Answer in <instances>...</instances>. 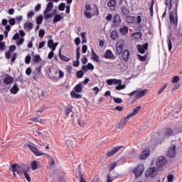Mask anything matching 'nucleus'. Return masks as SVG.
Wrapping results in <instances>:
<instances>
[{
  "label": "nucleus",
  "mask_w": 182,
  "mask_h": 182,
  "mask_svg": "<svg viewBox=\"0 0 182 182\" xmlns=\"http://www.w3.org/2000/svg\"><path fill=\"white\" fill-rule=\"evenodd\" d=\"M10 170L13 173L14 177H16V174H18V176H20L21 177L25 171V168L18 164H11Z\"/></svg>",
  "instance_id": "f257e3e1"
},
{
  "label": "nucleus",
  "mask_w": 182,
  "mask_h": 182,
  "mask_svg": "<svg viewBox=\"0 0 182 182\" xmlns=\"http://www.w3.org/2000/svg\"><path fill=\"white\" fill-rule=\"evenodd\" d=\"M25 147L26 149H29L32 153H33L34 155L39 156H48V154L41 152V151L38 150L36 147H35V144L32 142H28L25 144Z\"/></svg>",
  "instance_id": "f03ea898"
},
{
  "label": "nucleus",
  "mask_w": 182,
  "mask_h": 182,
  "mask_svg": "<svg viewBox=\"0 0 182 182\" xmlns=\"http://www.w3.org/2000/svg\"><path fill=\"white\" fill-rule=\"evenodd\" d=\"M147 92H149L148 90H143L141 91L139 90H134L133 92H132L129 94H127L128 96H134L135 95V97L136 99H141V97H144L145 95H147Z\"/></svg>",
  "instance_id": "7ed1b4c3"
},
{
  "label": "nucleus",
  "mask_w": 182,
  "mask_h": 182,
  "mask_svg": "<svg viewBox=\"0 0 182 182\" xmlns=\"http://www.w3.org/2000/svg\"><path fill=\"white\" fill-rule=\"evenodd\" d=\"M144 171V165L143 164H139L134 170L133 173L135 175V177L136 178H139L140 176L143 174V172Z\"/></svg>",
  "instance_id": "20e7f679"
},
{
  "label": "nucleus",
  "mask_w": 182,
  "mask_h": 182,
  "mask_svg": "<svg viewBox=\"0 0 182 182\" xmlns=\"http://www.w3.org/2000/svg\"><path fill=\"white\" fill-rule=\"evenodd\" d=\"M123 146H117L115 147H113L112 149H109L107 151L106 156L107 157H112V156H114L116 153L119 152V150H121L123 149Z\"/></svg>",
  "instance_id": "39448f33"
},
{
  "label": "nucleus",
  "mask_w": 182,
  "mask_h": 182,
  "mask_svg": "<svg viewBox=\"0 0 182 182\" xmlns=\"http://www.w3.org/2000/svg\"><path fill=\"white\" fill-rule=\"evenodd\" d=\"M124 45H126V41L124 40H118L117 43V52L119 55H122V53L123 52V48H124Z\"/></svg>",
  "instance_id": "423d86ee"
},
{
  "label": "nucleus",
  "mask_w": 182,
  "mask_h": 182,
  "mask_svg": "<svg viewBox=\"0 0 182 182\" xmlns=\"http://www.w3.org/2000/svg\"><path fill=\"white\" fill-rule=\"evenodd\" d=\"M176 145L175 144H171V146L169 147L168 152L166 154V156L169 157V159H174L176 157Z\"/></svg>",
  "instance_id": "0eeeda50"
},
{
  "label": "nucleus",
  "mask_w": 182,
  "mask_h": 182,
  "mask_svg": "<svg viewBox=\"0 0 182 182\" xmlns=\"http://www.w3.org/2000/svg\"><path fill=\"white\" fill-rule=\"evenodd\" d=\"M167 163V159L164 156H159L156 161V167L158 168H161L164 164Z\"/></svg>",
  "instance_id": "6e6552de"
},
{
  "label": "nucleus",
  "mask_w": 182,
  "mask_h": 182,
  "mask_svg": "<svg viewBox=\"0 0 182 182\" xmlns=\"http://www.w3.org/2000/svg\"><path fill=\"white\" fill-rule=\"evenodd\" d=\"M149 49V43H145L144 45H138L137 46V50L139 53H141V55L146 53V50Z\"/></svg>",
  "instance_id": "1a4fd4ad"
},
{
  "label": "nucleus",
  "mask_w": 182,
  "mask_h": 182,
  "mask_svg": "<svg viewBox=\"0 0 182 182\" xmlns=\"http://www.w3.org/2000/svg\"><path fill=\"white\" fill-rule=\"evenodd\" d=\"M156 171H157V168L156 167H151L147 169L145 173L146 177H154L156 176Z\"/></svg>",
  "instance_id": "9d476101"
},
{
  "label": "nucleus",
  "mask_w": 182,
  "mask_h": 182,
  "mask_svg": "<svg viewBox=\"0 0 182 182\" xmlns=\"http://www.w3.org/2000/svg\"><path fill=\"white\" fill-rule=\"evenodd\" d=\"M113 23L114 26L115 28H117V26H120V23H122V19L120 18V14H117L114 15V18H113Z\"/></svg>",
  "instance_id": "9b49d317"
},
{
  "label": "nucleus",
  "mask_w": 182,
  "mask_h": 182,
  "mask_svg": "<svg viewBox=\"0 0 182 182\" xmlns=\"http://www.w3.org/2000/svg\"><path fill=\"white\" fill-rule=\"evenodd\" d=\"M76 59L77 60L73 63V65L74 66V68H77V66H79L80 65L79 59H80V48L79 47L77 48Z\"/></svg>",
  "instance_id": "f8f14e48"
},
{
  "label": "nucleus",
  "mask_w": 182,
  "mask_h": 182,
  "mask_svg": "<svg viewBox=\"0 0 182 182\" xmlns=\"http://www.w3.org/2000/svg\"><path fill=\"white\" fill-rule=\"evenodd\" d=\"M91 59L94 60V62H97V63H101L102 61L100 60V58L99 56L96 54V52H95V50L92 49V55Z\"/></svg>",
  "instance_id": "ddd939ff"
},
{
  "label": "nucleus",
  "mask_w": 182,
  "mask_h": 182,
  "mask_svg": "<svg viewBox=\"0 0 182 182\" xmlns=\"http://www.w3.org/2000/svg\"><path fill=\"white\" fill-rule=\"evenodd\" d=\"M130 119V117L127 115L126 117L124 118L123 120H121L119 123V129H123L126 124H127V122H129V119Z\"/></svg>",
  "instance_id": "4468645a"
},
{
  "label": "nucleus",
  "mask_w": 182,
  "mask_h": 182,
  "mask_svg": "<svg viewBox=\"0 0 182 182\" xmlns=\"http://www.w3.org/2000/svg\"><path fill=\"white\" fill-rule=\"evenodd\" d=\"M105 59H115L114 54L110 50H107L105 54L104 55Z\"/></svg>",
  "instance_id": "2eb2a0df"
},
{
  "label": "nucleus",
  "mask_w": 182,
  "mask_h": 182,
  "mask_svg": "<svg viewBox=\"0 0 182 182\" xmlns=\"http://www.w3.org/2000/svg\"><path fill=\"white\" fill-rule=\"evenodd\" d=\"M122 56L124 62H129V58H130V51H129V50H124Z\"/></svg>",
  "instance_id": "dca6fc26"
},
{
  "label": "nucleus",
  "mask_w": 182,
  "mask_h": 182,
  "mask_svg": "<svg viewBox=\"0 0 182 182\" xmlns=\"http://www.w3.org/2000/svg\"><path fill=\"white\" fill-rule=\"evenodd\" d=\"M48 46L53 51L55 50L56 46H58V43H54L53 39L48 40Z\"/></svg>",
  "instance_id": "f3484780"
},
{
  "label": "nucleus",
  "mask_w": 182,
  "mask_h": 182,
  "mask_svg": "<svg viewBox=\"0 0 182 182\" xmlns=\"http://www.w3.org/2000/svg\"><path fill=\"white\" fill-rule=\"evenodd\" d=\"M107 83L109 86H111V85H122V80L109 79L107 80Z\"/></svg>",
  "instance_id": "a211bd4d"
},
{
  "label": "nucleus",
  "mask_w": 182,
  "mask_h": 182,
  "mask_svg": "<svg viewBox=\"0 0 182 182\" xmlns=\"http://www.w3.org/2000/svg\"><path fill=\"white\" fill-rule=\"evenodd\" d=\"M150 156V151L148 149H146L141 152V154L140 155L139 158L141 160H146V159Z\"/></svg>",
  "instance_id": "6ab92c4d"
},
{
  "label": "nucleus",
  "mask_w": 182,
  "mask_h": 182,
  "mask_svg": "<svg viewBox=\"0 0 182 182\" xmlns=\"http://www.w3.org/2000/svg\"><path fill=\"white\" fill-rule=\"evenodd\" d=\"M140 110H141V106H138L134 108L133 112L131 114H128L129 117H134V116H136V114H137V113H139Z\"/></svg>",
  "instance_id": "aec40b11"
},
{
  "label": "nucleus",
  "mask_w": 182,
  "mask_h": 182,
  "mask_svg": "<svg viewBox=\"0 0 182 182\" xmlns=\"http://www.w3.org/2000/svg\"><path fill=\"white\" fill-rule=\"evenodd\" d=\"M107 6L109 8H111V11H115L116 10V0H110L107 3Z\"/></svg>",
  "instance_id": "412c9836"
},
{
  "label": "nucleus",
  "mask_w": 182,
  "mask_h": 182,
  "mask_svg": "<svg viewBox=\"0 0 182 182\" xmlns=\"http://www.w3.org/2000/svg\"><path fill=\"white\" fill-rule=\"evenodd\" d=\"M111 38L113 41L119 39V33L117 32V30H114L111 32Z\"/></svg>",
  "instance_id": "4be33fe9"
},
{
  "label": "nucleus",
  "mask_w": 182,
  "mask_h": 182,
  "mask_svg": "<svg viewBox=\"0 0 182 182\" xmlns=\"http://www.w3.org/2000/svg\"><path fill=\"white\" fill-rule=\"evenodd\" d=\"M121 11L124 16H125L126 17L129 16L130 11H129V9H127V7H126L125 6H122L121 8Z\"/></svg>",
  "instance_id": "5701e85b"
},
{
  "label": "nucleus",
  "mask_w": 182,
  "mask_h": 182,
  "mask_svg": "<svg viewBox=\"0 0 182 182\" xmlns=\"http://www.w3.org/2000/svg\"><path fill=\"white\" fill-rule=\"evenodd\" d=\"M119 33L127 35V33H129V27L124 26L122 28H119Z\"/></svg>",
  "instance_id": "b1692460"
},
{
  "label": "nucleus",
  "mask_w": 182,
  "mask_h": 182,
  "mask_svg": "<svg viewBox=\"0 0 182 182\" xmlns=\"http://www.w3.org/2000/svg\"><path fill=\"white\" fill-rule=\"evenodd\" d=\"M72 99H82V96L80 94L76 93L75 91L70 92Z\"/></svg>",
  "instance_id": "393cba45"
},
{
  "label": "nucleus",
  "mask_w": 182,
  "mask_h": 182,
  "mask_svg": "<svg viewBox=\"0 0 182 182\" xmlns=\"http://www.w3.org/2000/svg\"><path fill=\"white\" fill-rule=\"evenodd\" d=\"M12 82H14V77H11V76H9L4 79V83H5V85H11V83H12Z\"/></svg>",
  "instance_id": "a878e982"
},
{
  "label": "nucleus",
  "mask_w": 182,
  "mask_h": 182,
  "mask_svg": "<svg viewBox=\"0 0 182 182\" xmlns=\"http://www.w3.org/2000/svg\"><path fill=\"white\" fill-rule=\"evenodd\" d=\"M10 92L11 93H13V95H16V93L19 92V87H18V85L15 84L10 90Z\"/></svg>",
  "instance_id": "bb28decb"
},
{
  "label": "nucleus",
  "mask_w": 182,
  "mask_h": 182,
  "mask_svg": "<svg viewBox=\"0 0 182 182\" xmlns=\"http://www.w3.org/2000/svg\"><path fill=\"white\" fill-rule=\"evenodd\" d=\"M132 36L134 38V39H141V38L143 36V33L141 32H136L132 33Z\"/></svg>",
  "instance_id": "cd10ccee"
},
{
  "label": "nucleus",
  "mask_w": 182,
  "mask_h": 182,
  "mask_svg": "<svg viewBox=\"0 0 182 182\" xmlns=\"http://www.w3.org/2000/svg\"><path fill=\"white\" fill-rule=\"evenodd\" d=\"M52 9H53V3L52 1H50L48 4H47V7L46 9V13L48 12H50V11H52Z\"/></svg>",
  "instance_id": "c85d7f7f"
},
{
  "label": "nucleus",
  "mask_w": 182,
  "mask_h": 182,
  "mask_svg": "<svg viewBox=\"0 0 182 182\" xmlns=\"http://www.w3.org/2000/svg\"><path fill=\"white\" fill-rule=\"evenodd\" d=\"M82 84H77V85H75V87H74V92H75L76 93H82Z\"/></svg>",
  "instance_id": "c756f323"
},
{
  "label": "nucleus",
  "mask_w": 182,
  "mask_h": 182,
  "mask_svg": "<svg viewBox=\"0 0 182 182\" xmlns=\"http://www.w3.org/2000/svg\"><path fill=\"white\" fill-rule=\"evenodd\" d=\"M117 166V162H114L108 165V170L109 171H113L114 168Z\"/></svg>",
  "instance_id": "7c9ffc66"
},
{
  "label": "nucleus",
  "mask_w": 182,
  "mask_h": 182,
  "mask_svg": "<svg viewBox=\"0 0 182 182\" xmlns=\"http://www.w3.org/2000/svg\"><path fill=\"white\" fill-rule=\"evenodd\" d=\"M173 130H171V129L170 128H166L165 130V136L166 137H170V136H173Z\"/></svg>",
  "instance_id": "2f4dec72"
},
{
  "label": "nucleus",
  "mask_w": 182,
  "mask_h": 182,
  "mask_svg": "<svg viewBox=\"0 0 182 182\" xmlns=\"http://www.w3.org/2000/svg\"><path fill=\"white\" fill-rule=\"evenodd\" d=\"M137 58H138L139 60H140V62H145V60H147L148 55H144L143 56L140 54H137Z\"/></svg>",
  "instance_id": "473e14b6"
},
{
  "label": "nucleus",
  "mask_w": 182,
  "mask_h": 182,
  "mask_svg": "<svg viewBox=\"0 0 182 182\" xmlns=\"http://www.w3.org/2000/svg\"><path fill=\"white\" fill-rule=\"evenodd\" d=\"M33 62H35L36 63H39V62L42 61V58H41V56L39 55H35L33 57Z\"/></svg>",
  "instance_id": "72a5a7b5"
},
{
  "label": "nucleus",
  "mask_w": 182,
  "mask_h": 182,
  "mask_svg": "<svg viewBox=\"0 0 182 182\" xmlns=\"http://www.w3.org/2000/svg\"><path fill=\"white\" fill-rule=\"evenodd\" d=\"M73 107H65V116H69V114H70V113H72L73 112Z\"/></svg>",
  "instance_id": "f704fd0d"
},
{
  "label": "nucleus",
  "mask_w": 182,
  "mask_h": 182,
  "mask_svg": "<svg viewBox=\"0 0 182 182\" xmlns=\"http://www.w3.org/2000/svg\"><path fill=\"white\" fill-rule=\"evenodd\" d=\"M154 6V0H152L151 2L149 3V12L151 14V16H153V7Z\"/></svg>",
  "instance_id": "c9c22d12"
},
{
  "label": "nucleus",
  "mask_w": 182,
  "mask_h": 182,
  "mask_svg": "<svg viewBox=\"0 0 182 182\" xmlns=\"http://www.w3.org/2000/svg\"><path fill=\"white\" fill-rule=\"evenodd\" d=\"M59 58L60 59H61V60H63L64 62H69V60H70V58L60 54V53H59Z\"/></svg>",
  "instance_id": "e433bc0d"
},
{
  "label": "nucleus",
  "mask_w": 182,
  "mask_h": 182,
  "mask_svg": "<svg viewBox=\"0 0 182 182\" xmlns=\"http://www.w3.org/2000/svg\"><path fill=\"white\" fill-rule=\"evenodd\" d=\"M167 83H166L165 85H164V86H163L161 88H160L159 90V91H158V92H157V95H158V96H160V95H161L164 92V90H166V87H167Z\"/></svg>",
  "instance_id": "4c0bfd02"
},
{
  "label": "nucleus",
  "mask_w": 182,
  "mask_h": 182,
  "mask_svg": "<svg viewBox=\"0 0 182 182\" xmlns=\"http://www.w3.org/2000/svg\"><path fill=\"white\" fill-rule=\"evenodd\" d=\"M65 146H67L68 147H70L72 146H73V141L72 139H66L65 141Z\"/></svg>",
  "instance_id": "58836bf2"
},
{
  "label": "nucleus",
  "mask_w": 182,
  "mask_h": 182,
  "mask_svg": "<svg viewBox=\"0 0 182 182\" xmlns=\"http://www.w3.org/2000/svg\"><path fill=\"white\" fill-rule=\"evenodd\" d=\"M59 21H62V16L57 14L53 18V22L56 23V22H59Z\"/></svg>",
  "instance_id": "ea45409f"
},
{
  "label": "nucleus",
  "mask_w": 182,
  "mask_h": 182,
  "mask_svg": "<svg viewBox=\"0 0 182 182\" xmlns=\"http://www.w3.org/2000/svg\"><path fill=\"white\" fill-rule=\"evenodd\" d=\"M24 28H28V29H33V23H32V22L26 23L24 24Z\"/></svg>",
  "instance_id": "a19ab883"
},
{
  "label": "nucleus",
  "mask_w": 182,
  "mask_h": 182,
  "mask_svg": "<svg viewBox=\"0 0 182 182\" xmlns=\"http://www.w3.org/2000/svg\"><path fill=\"white\" fill-rule=\"evenodd\" d=\"M31 168L32 170H36L38 168V164L36 162V161H33L31 162Z\"/></svg>",
  "instance_id": "79ce46f5"
},
{
  "label": "nucleus",
  "mask_w": 182,
  "mask_h": 182,
  "mask_svg": "<svg viewBox=\"0 0 182 182\" xmlns=\"http://www.w3.org/2000/svg\"><path fill=\"white\" fill-rule=\"evenodd\" d=\"M23 174H24L25 178L27 180V181L31 182V176L28 175V171L24 170Z\"/></svg>",
  "instance_id": "37998d69"
},
{
  "label": "nucleus",
  "mask_w": 182,
  "mask_h": 182,
  "mask_svg": "<svg viewBox=\"0 0 182 182\" xmlns=\"http://www.w3.org/2000/svg\"><path fill=\"white\" fill-rule=\"evenodd\" d=\"M169 19L171 22H173V23H176V21H174V11H171L169 15Z\"/></svg>",
  "instance_id": "c03bdc74"
},
{
  "label": "nucleus",
  "mask_w": 182,
  "mask_h": 182,
  "mask_svg": "<svg viewBox=\"0 0 182 182\" xmlns=\"http://www.w3.org/2000/svg\"><path fill=\"white\" fill-rule=\"evenodd\" d=\"M113 100H114V103H117L118 105H120L121 103H123V100H122V98L114 97Z\"/></svg>",
  "instance_id": "a18cd8bd"
},
{
  "label": "nucleus",
  "mask_w": 182,
  "mask_h": 182,
  "mask_svg": "<svg viewBox=\"0 0 182 182\" xmlns=\"http://www.w3.org/2000/svg\"><path fill=\"white\" fill-rule=\"evenodd\" d=\"M43 21V16H39L36 18V23H37V25H41V23H42Z\"/></svg>",
  "instance_id": "49530a36"
},
{
  "label": "nucleus",
  "mask_w": 182,
  "mask_h": 182,
  "mask_svg": "<svg viewBox=\"0 0 182 182\" xmlns=\"http://www.w3.org/2000/svg\"><path fill=\"white\" fill-rule=\"evenodd\" d=\"M34 16H35V12H33V11H30L27 14L28 19H31V18H33Z\"/></svg>",
  "instance_id": "de8ad7c7"
},
{
  "label": "nucleus",
  "mask_w": 182,
  "mask_h": 182,
  "mask_svg": "<svg viewBox=\"0 0 182 182\" xmlns=\"http://www.w3.org/2000/svg\"><path fill=\"white\" fill-rule=\"evenodd\" d=\"M84 15L86 16V18H87V19H92L93 16V15H92V13L87 11L84 12Z\"/></svg>",
  "instance_id": "09e8293b"
},
{
  "label": "nucleus",
  "mask_w": 182,
  "mask_h": 182,
  "mask_svg": "<svg viewBox=\"0 0 182 182\" xmlns=\"http://www.w3.org/2000/svg\"><path fill=\"white\" fill-rule=\"evenodd\" d=\"M171 82H172V83H177L178 82H180V77H178V76H174V77L172 78Z\"/></svg>",
  "instance_id": "8fccbe9b"
},
{
  "label": "nucleus",
  "mask_w": 182,
  "mask_h": 182,
  "mask_svg": "<svg viewBox=\"0 0 182 182\" xmlns=\"http://www.w3.org/2000/svg\"><path fill=\"white\" fill-rule=\"evenodd\" d=\"M65 7H66V4H65V3H61L58 6V9H59V11H65Z\"/></svg>",
  "instance_id": "3c124183"
},
{
  "label": "nucleus",
  "mask_w": 182,
  "mask_h": 182,
  "mask_svg": "<svg viewBox=\"0 0 182 182\" xmlns=\"http://www.w3.org/2000/svg\"><path fill=\"white\" fill-rule=\"evenodd\" d=\"M168 50H171V49H173V43H171V38H168Z\"/></svg>",
  "instance_id": "603ef678"
},
{
  "label": "nucleus",
  "mask_w": 182,
  "mask_h": 182,
  "mask_svg": "<svg viewBox=\"0 0 182 182\" xmlns=\"http://www.w3.org/2000/svg\"><path fill=\"white\" fill-rule=\"evenodd\" d=\"M83 75H84L83 71H82V70L77 71V79H80V78L83 77Z\"/></svg>",
  "instance_id": "864d4df0"
},
{
  "label": "nucleus",
  "mask_w": 182,
  "mask_h": 182,
  "mask_svg": "<svg viewBox=\"0 0 182 182\" xmlns=\"http://www.w3.org/2000/svg\"><path fill=\"white\" fill-rule=\"evenodd\" d=\"M38 36L39 38H43V36H45V30L40 29L38 32Z\"/></svg>",
  "instance_id": "5fc2aeb1"
},
{
  "label": "nucleus",
  "mask_w": 182,
  "mask_h": 182,
  "mask_svg": "<svg viewBox=\"0 0 182 182\" xmlns=\"http://www.w3.org/2000/svg\"><path fill=\"white\" fill-rule=\"evenodd\" d=\"M168 182H173L174 181V176L171 174L167 176Z\"/></svg>",
  "instance_id": "6e6d98bb"
},
{
  "label": "nucleus",
  "mask_w": 182,
  "mask_h": 182,
  "mask_svg": "<svg viewBox=\"0 0 182 182\" xmlns=\"http://www.w3.org/2000/svg\"><path fill=\"white\" fill-rule=\"evenodd\" d=\"M25 62L27 65H29V63H31V55H28L26 56Z\"/></svg>",
  "instance_id": "4d7b16f0"
},
{
  "label": "nucleus",
  "mask_w": 182,
  "mask_h": 182,
  "mask_svg": "<svg viewBox=\"0 0 182 182\" xmlns=\"http://www.w3.org/2000/svg\"><path fill=\"white\" fill-rule=\"evenodd\" d=\"M44 18L45 19H49L52 18V14L46 13V11H44Z\"/></svg>",
  "instance_id": "13d9d810"
},
{
  "label": "nucleus",
  "mask_w": 182,
  "mask_h": 182,
  "mask_svg": "<svg viewBox=\"0 0 182 182\" xmlns=\"http://www.w3.org/2000/svg\"><path fill=\"white\" fill-rule=\"evenodd\" d=\"M87 68L88 70H93V69H95V66L90 63L87 65Z\"/></svg>",
  "instance_id": "bf43d9fd"
},
{
  "label": "nucleus",
  "mask_w": 182,
  "mask_h": 182,
  "mask_svg": "<svg viewBox=\"0 0 182 182\" xmlns=\"http://www.w3.org/2000/svg\"><path fill=\"white\" fill-rule=\"evenodd\" d=\"M5 48H6L5 43L0 41V50H5Z\"/></svg>",
  "instance_id": "052dcab7"
},
{
  "label": "nucleus",
  "mask_w": 182,
  "mask_h": 182,
  "mask_svg": "<svg viewBox=\"0 0 182 182\" xmlns=\"http://www.w3.org/2000/svg\"><path fill=\"white\" fill-rule=\"evenodd\" d=\"M46 45V41H41L38 45V49H42Z\"/></svg>",
  "instance_id": "680f3d73"
},
{
  "label": "nucleus",
  "mask_w": 182,
  "mask_h": 182,
  "mask_svg": "<svg viewBox=\"0 0 182 182\" xmlns=\"http://www.w3.org/2000/svg\"><path fill=\"white\" fill-rule=\"evenodd\" d=\"M92 90H93L94 93H95V95H97V93H99V92H100V89L98 87H94L92 88Z\"/></svg>",
  "instance_id": "e2e57ef3"
},
{
  "label": "nucleus",
  "mask_w": 182,
  "mask_h": 182,
  "mask_svg": "<svg viewBox=\"0 0 182 182\" xmlns=\"http://www.w3.org/2000/svg\"><path fill=\"white\" fill-rule=\"evenodd\" d=\"M31 73H32V68L31 67L28 68L26 70V74L28 76H30Z\"/></svg>",
  "instance_id": "0e129e2a"
},
{
  "label": "nucleus",
  "mask_w": 182,
  "mask_h": 182,
  "mask_svg": "<svg viewBox=\"0 0 182 182\" xmlns=\"http://www.w3.org/2000/svg\"><path fill=\"white\" fill-rule=\"evenodd\" d=\"M82 53H86V52H87V45L82 46Z\"/></svg>",
  "instance_id": "69168bd1"
},
{
  "label": "nucleus",
  "mask_w": 182,
  "mask_h": 182,
  "mask_svg": "<svg viewBox=\"0 0 182 182\" xmlns=\"http://www.w3.org/2000/svg\"><path fill=\"white\" fill-rule=\"evenodd\" d=\"M24 39H23V38H21L20 39H18L17 41H16V43H17V45H22L23 43V42H24Z\"/></svg>",
  "instance_id": "338daca9"
},
{
  "label": "nucleus",
  "mask_w": 182,
  "mask_h": 182,
  "mask_svg": "<svg viewBox=\"0 0 182 182\" xmlns=\"http://www.w3.org/2000/svg\"><path fill=\"white\" fill-rule=\"evenodd\" d=\"M15 18H10L9 21V25H11V26H14V25H15Z\"/></svg>",
  "instance_id": "774afa93"
}]
</instances>
